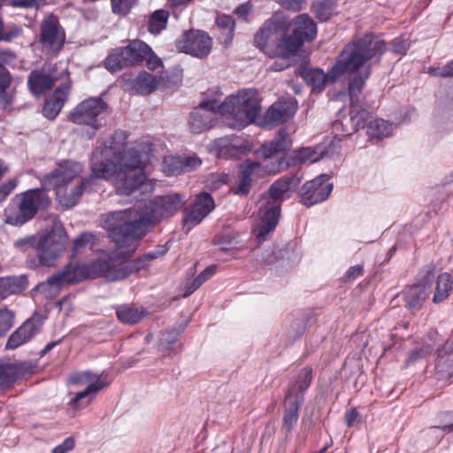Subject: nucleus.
I'll list each match as a JSON object with an SVG mask.
<instances>
[{
  "mask_svg": "<svg viewBox=\"0 0 453 453\" xmlns=\"http://www.w3.org/2000/svg\"><path fill=\"white\" fill-rule=\"evenodd\" d=\"M106 109V104L100 98H88L81 102L70 113L69 119L77 125H86L93 129L90 135L101 127L97 117Z\"/></svg>",
  "mask_w": 453,
  "mask_h": 453,
  "instance_id": "9b49d317",
  "label": "nucleus"
},
{
  "mask_svg": "<svg viewBox=\"0 0 453 453\" xmlns=\"http://www.w3.org/2000/svg\"><path fill=\"white\" fill-rule=\"evenodd\" d=\"M383 50L382 40L372 35H365L357 42L345 46L328 73L319 69H311L305 72L304 80L313 91L320 92L326 84L333 82L338 76L345 73L358 72V76L349 84L350 118L357 129L364 127L369 114L355 98L370 75L368 61L381 54Z\"/></svg>",
  "mask_w": 453,
  "mask_h": 453,
  "instance_id": "f03ea898",
  "label": "nucleus"
},
{
  "mask_svg": "<svg viewBox=\"0 0 453 453\" xmlns=\"http://www.w3.org/2000/svg\"><path fill=\"white\" fill-rule=\"evenodd\" d=\"M55 81L56 77L44 70H35L30 73L27 82L31 92L39 96L51 88Z\"/></svg>",
  "mask_w": 453,
  "mask_h": 453,
  "instance_id": "cd10ccee",
  "label": "nucleus"
},
{
  "mask_svg": "<svg viewBox=\"0 0 453 453\" xmlns=\"http://www.w3.org/2000/svg\"><path fill=\"white\" fill-rule=\"evenodd\" d=\"M21 33V28L19 27H12L8 28L7 31L3 30V27L0 28V40L9 42L18 37Z\"/></svg>",
  "mask_w": 453,
  "mask_h": 453,
  "instance_id": "8fccbe9b",
  "label": "nucleus"
},
{
  "mask_svg": "<svg viewBox=\"0 0 453 453\" xmlns=\"http://www.w3.org/2000/svg\"><path fill=\"white\" fill-rule=\"evenodd\" d=\"M260 172H262L260 170V165L256 164V162H250L248 160L243 163L241 165L240 174L236 180L235 193L238 195L248 194L252 182L251 175L259 173Z\"/></svg>",
  "mask_w": 453,
  "mask_h": 453,
  "instance_id": "a878e982",
  "label": "nucleus"
},
{
  "mask_svg": "<svg viewBox=\"0 0 453 453\" xmlns=\"http://www.w3.org/2000/svg\"><path fill=\"white\" fill-rule=\"evenodd\" d=\"M106 68L111 73L118 72L126 66H129L122 48L114 50L105 60Z\"/></svg>",
  "mask_w": 453,
  "mask_h": 453,
  "instance_id": "37998d69",
  "label": "nucleus"
},
{
  "mask_svg": "<svg viewBox=\"0 0 453 453\" xmlns=\"http://www.w3.org/2000/svg\"><path fill=\"white\" fill-rule=\"evenodd\" d=\"M329 177L326 174L305 183L301 189L302 203L311 206L325 201L332 192L333 184L327 182Z\"/></svg>",
  "mask_w": 453,
  "mask_h": 453,
  "instance_id": "f3484780",
  "label": "nucleus"
},
{
  "mask_svg": "<svg viewBox=\"0 0 453 453\" xmlns=\"http://www.w3.org/2000/svg\"><path fill=\"white\" fill-rule=\"evenodd\" d=\"M27 287L25 277H6L0 279V301L11 295L19 294Z\"/></svg>",
  "mask_w": 453,
  "mask_h": 453,
  "instance_id": "473e14b6",
  "label": "nucleus"
},
{
  "mask_svg": "<svg viewBox=\"0 0 453 453\" xmlns=\"http://www.w3.org/2000/svg\"><path fill=\"white\" fill-rule=\"evenodd\" d=\"M218 99L207 97L190 114L189 127L194 133H202L210 129L216 113Z\"/></svg>",
  "mask_w": 453,
  "mask_h": 453,
  "instance_id": "dca6fc26",
  "label": "nucleus"
},
{
  "mask_svg": "<svg viewBox=\"0 0 453 453\" xmlns=\"http://www.w3.org/2000/svg\"><path fill=\"white\" fill-rule=\"evenodd\" d=\"M93 240V235L89 233H83L81 235H79L73 244V248L75 251H78L81 248L85 247L86 245L89 244Z\"/></svg>",
  "mask_w": 453,
  "mask_h": 453,
  "instance_id": "3c124183",
  "label": "nucleus"
},
{
  "mask_svg": "<svg viewBox=\"0 0 453 453\" xmlns=\"http://www.w3.org/2000/svg\"><path fill=\"white\" fill-rule=\"evenodd\" d=\"M13 313L7 310H0V338L10 330L13 323Z\"/></svg>",
  "mask_w": 453,
  "mask_h": 453,
  "instance_id": "49530a36",
  "label": "nucleus"
},
{
  "mask_svg": "<svg viewBox=\"0 0 453 453\" xmlns=\"http://www.w3.org/2000/svg\"><path fill=\"white\" fill-rule=\"evenodd\" d=\"M297 185L298 180L293 178H282L276 180L269 191L260 196L252 227V232L259 242L265 241L267 235L275 229L280 215V203Z\"/></svg>",
  "mask_w": 453,
  "mask_h": 453,
  "instance_id": "20e7f679",
  "label": "nucleus"
},
{
  "mask_svg": "<svg viewBox=\"0 0 453 453\" xmlns=\"http://www.w3.org/2000/svg\"><path fill=\"white\" fill-rule=\"evenodd\" d=\"M66 234L63 226L55 223L51 231L42 237L38 243L39 259L42 265L50 266L64 252Z\"/></svg>",
  "mask_w": 453,
  "mask_h": 453,
  "instance_id": "1a4fd4ad",
  "label": "nucleus"
},
{
  "mask_svg": "<svg viewBox=\"0 0 453 453\" xmlns=\"http://www.w3.org/2000/svg\"><path fill=\"white\" fill-rule=\"evenodd\" d=\"M212 46L211 37L200 30H189L176 41L179 51L193 57L203 58L209 55Z\"/></svg>",
  "mask_w": 453,
  "mask_h": 453,
  "instance_id": "ddd939ff",
  "label": "nucleus"
},
{
  "mask_svg": "<svg viewBox=\"0 0 453 453\" xmlns=\"http://www.w3.org/2000/svg\"><path fill=\"white\" fill-rule=\"evenodd\" d=\"M65 42V33L58 19L53 15L44 18L41 25L40 43L51 52L58 51Z\"/></svg>",
  "mask_w": 453,
  "mask_h": 453,
  "instance_id": "2eb2a0df",
  "label": "nucleus"
},
{
  "mask_svg": "<svg viewBox=\"0 0 453 453\" xmlns=\"http://www.w3.org/2000/svg\"><path fill=\"white\" fill-rule=\"evenodd\" d=\"M85 278L83 268L77 263L69 264L62 272L52 275L45 282L38 284L33 291L51 296L64 284L78 282Z\"/></svg>",
  "mask_w": 453,
  "mask_h": 453,
  "instance_id": "4468645a",
  "label": "nucleus"
},
{
  "mask_svg": "<svg viewBox=\"0 0 453 453\" xmlns=\"http://www.w3.org/2000/svg\"><path fill=\"white\" fill-rule=\"evenodd\" d=\"M157 86L158 80L148 73H141L133 82L134 89L141 95L150 94Z\"/></svg>",
  "mask_w": 453,
  "mask_h": 453,
  "instance_id": "c9c22d12",
  "label": "nucleus"
},
{
  "mask_svg": "<svg viewBox=\"0 0 453 453\" xmlns=\"http://www.w3.org/2000/svg\"><path fill=\"white\" fill-rule=\"evenodd\" d=\"M122 50L129 65L143 61L150 54V46L140 40L132 41L127 47H122Z\"/></svg>",
  "mask_w": 453,
  "mask_h": 453,
  "instance_id": "2f4dec72",
  "label": "nucleus"
},
{
  "mask_svg": "<svg viewBox=\"0 0 453 453\" xmlns=\"http://www.w3.org/2000/svg\"><path fill=\"white\" fill-rule=\"evenodd\" d=\"M297 109L294 99H280L273 103L266 111L265 121L268 125L277 126L287 122Z\"/></svg>",
  "mask_w": 453,
  "mask_h": 453,
  "instance_id": "6ab92c4d",
  "label": "nucleus"
},
{
  "mask_svg": "<svg viewBox=\"0 0 453 453\" xmlns=\"http://www.w3.org/2000/svg\"><path fill=\"white\" fill-rule=\"evenodd\" d=\"M317 35V27L315 22L307 15H298L295 19V30L291 36L286 39H296L300 41V47L303 40H313Z\"/></svg>",
  "mask_w": 453,
  "mask_h": 453,
  "instance_id": "b1692460",
  "label": "nucleus"
},
{
  "mask_svg": "<svg viewBox=\"0 0 453 453\" xmlns=\"http://www.w3.org/2000/svg\"><path fill=\"white\" fill-rule=\"evenodd\" d=\"M344 419L346 425L349 427H352L355 426L356 423L359 422L360 414L356 409H349L345 412Z\"/></svg>",
  "mask_w": 453,
  "mask_h": 453,
  "instance_id": "5fc2aeb1",
  "label": "nucleus"
},
{
  "mask_svg": "<svg viewBox=\"0 0 453 453\" xmlns=\"http://www.w3.org/2000/svg\"><path fill=\"white\" fill-rule=\"evenodd\" d=\"M335 6V0H317L312 5V9L318 19L326 21L334 14Z\"/></svg>",
  "mask_w": 453,
  "mask_h": 453,
  "instance_id": "79ce46f5",
  "label": "nucleus"
},
{
  "mask_svg": "<svg viewBox=\"0 0 453 453\" xmlns=\"http://www.w3.org/2000/svg\"><path fill=\"white\" fill-rule=\"evenodd\" d=\"M183 161V172L192 171L201 165V160L198 157H191L182 159Z\"/></svg>",
  "mask_w": 453,
  "mask_h": 453,
  "instance_id": "4d7b16f0",
  "label": "nucleus"
},
{
  "mask_svg": "<svg viewBox=\"0 0 453 453\" xmlns=\"http://www.w3.org/2000/svg\"><path fill=\"white\" fill-rule=\"evenodd\" d=\"M68 381L70 384L74 386L86 385V387H89L93 384L96 387H100V391L108 387L110 384V381H107L104 378V372L101 374H96L90 371L73 372L69 376Z\"/></svg>",
  "mask_w": 453,
  "mask_h": 453,
  "instance_id": "bb28decb",
  "label": "nucleus"
},
{
  "mask_svg": "<svg viewBox=\"0 0 453 453\" xmlns=\"http://www.w3.org/2000/svg\"><path fill=\"white\" fill-rule=\"evenodd\" d=\"M203 282L196 277L195 280H192L191 283L187 284L186 290L183 294L184 297H187L190 296L194 291H196Z\"/></svg>",
  "mask_w": 453,
  "mask_h": 453,
  "instance_id": "e2e57ef3",
  "label": "nucleus"
},
{
  "mask_svg": "<svg viewBox=\"0 0 453 453\" xmlns=\"http://www.w3.org/2000/svg\"><path fill=\"white\" fill-rule=\"evenodd\" d=\"M11 82V75L7 69L0 63V89H6Z\"/></svg>",
  "mask_w": 453,
  "mask_h": 453,
  "instance_id": "bf43d9fd",
  "label": "nucleus"
},
{
  "mask_svg": "<svg viewBox=\"0 0 453 453\" xmlns=\"http://www.w3.org/2000/svg\"><path fill=\"white\" fill-rule=\"evenodd\" d=\"M83 172V165L73 160H63L57 164L50 173L44 175L41 183L43 189H53L60 185H67L78 180Z\"/></svg>",
  "mask_w": 453,
  "mask_h": 453,
  "instance_id": "f8f14e48",
  "label": "nucleus"
},
{
  "mask_svg": "<svg viewBox=\"0 0 453 453\" xmlns=\"http://www.w3.org/2000/svg\"><path fill=\"white\" fill-rule=\"evenodd\" d=\"M124 140V133H116L93 152L92 173L89 177L53 188L59 205L65 209L73 207L84 190L90 185H95L98 179L111 181L119 195L127 196L144 183L146 176L142 165L149 157L147 155H138L137 150L133 149L126 151L121 142Z\"/></svg>",
  "mask_w": 453,
  "mask_h": 453,
  "instance_id": "f257e3e1",
  "label": "nucleus"
},
{
  "mask_svg": "<svg viewBox=\"0 0 453 453\" xmlns=\"http://www.w3.org/2000/svg\"><path fill=\"white\" fill-rule=\"evenodd\" d=\"M362 272H363V268L361 265L352 266L345 273L344 280H352L356 279L357 276L361 275Z\"/></svg>",
  "mask_w": 453,
  "mask_h": 453,
  "instance_id": "052dcab7",
  "label": "nucleus"
},
{
  "mask_svg": "<svg viewBox=\"0 0 453 453\" xmlns=\"http://www.w3.org/2000/svg\"><path fill=\"white\" fill-rule=\"evenodd\" d=\"M167 19H168V14L165 11H164V10L156 11L150 18V25H149V31L151 34L160 33L163 29H165V27L166 26Z\"/></svg>",
  "mask_w": 453,
  "mask_h": 453,
  "instance_id": "a18cd8bd",
  "label": "nucleus"
},
{
  "mask_svg": "<svg viewBox=\"0 0 453 453\" xmlns=\"http://www.w3.org/2000/svg\"><path fill=\"white\" fill-rule=\"evenodd\" d=\"M12 102V96L5 89H0V107L5 108Z\"/></svg>",
  "mask_w": 453,
  "mask_h": 453,
  "instance_id": "338daca9",
  "label": "nucleus"
},
{
  "mask_svg": "<svg viewBox=\"0 0 453 453\" xmlns=\"http://www.w3.org/2000/svg\"><path fill=\"white\" fill-rule=\"evenodd\" d=\"M394 51L396 53H403L407 50V44L404 41L396 39L393 42Z\"/></svg>",
  "mask_w": 453,
  "mask_h": 453,
  "instance_id": "774afa93",
  "label": "nucleus"
},
{
  "mask_svg": "<svg viewBox=\"0 0 453 453\" xmlns=\"http://www.w3.org/2000/svg\"><path fill=\"white\" fill-rule=\"evenodd\" d=\"M218 156L223 158H235L246 151L243 141L239 137H222L214 142Z\"/></svg>",
  "mask_w": 453,
  "mask_h": 453,
  "instance_id": "5701e85b",
  "label": "nucleus"
},
{
  "mask_svg": "<svg viewBox=\"0 0 453 453\" xmlns=\"http://www.w3.org/2000/svg\"><path fill=\"white\" fill-rule=\"evenodd\" d=\"M75 446V441L73 437H67L64 440V441L58 445H57L53 449L52 453H67L73 449Z\"/></svg>",
  "mask_w": 453,
  "mask_h": 453,
  "instance_id": "09e8293b",
  "label": "nucleus"
},
{
  "mask_svg": "<svg viewBox=\"0 0 453 453\" xmlns=\"http://www.w3.org/2000/svg\"><path fill=\"white\" fill-rule=\"evenodd\" d=\"M100 391V387L90 385L84 390L77 392L70 399L67 405L73 411H79L86 409L95 400L96 395Z\"/></svg>",
  "mask_w": 453,
  "mask_h": 453,
  "instance_id": "7c9ffc66",
  "label": "nucleus"
},
{
  "mask_svg": "<svg viewBox=\"0 0 453 453\" xmlns=\"http://www.w3.org/2000/svg\"><path fill=\"white\" fill-rule=\"evenodd\" d=\"M289 146L290 139L285 131L280 132L274 140L264 144L257 151L258 157L262 158L261 162L257 163L260 165V170L270 174H275L283 170L286 164L277 155L286 150Z\"/></svg>",
  "mask_w": 453,
  "mask_h": 453,
  "instance_id": "6e6552de",
  "label": "nucleus"
},
{
  "mask_svg": "<svg viewBox=\"0 0 453 453\" xmlns=\"http://www.w3.org/2000/svg\"><path fill=\"white\" fill-rule=\"evenodd\" d=\"M216 272V265H211L205 268L197 278L203 283L209 280Z\"/></svg>",
  "mask_w": 453,
  "mask_h": 453,
  "instance_id": "0e129e2a",
  "label": "nucleus"
},
{
  "mask_svg": "<svg viewBox=\"0 0 453 453\" xmlns=\"http://www.w3.org/2000/svg\"><path fill=\"white\" fill-rule=\"evenodd\" d=\"M165 218V213L156 197L143 205L104 215L102 226L115 243L114 256L124 258L134 253L139 240L147 233V226Z\"/></svg>",
  "mask_w": 453,
  "mask_h": 453,
  "instance_id": "7ed1b4c3",
  "label": "nucleus"
},
{
  "mask_svg": "<svg viewBox=\"0 0 453 453\" xmlns=\"http://www.w3.org/2000/svg\"><path fill=\"white\" fill-rule=\"evenodd\" d=\"M29 372L25 362L0 364V387H9Z\"/></svg>",
  "mask_w": 453,
  "mask_h": 453,
  "instance_id": "4be33fe9",
  "label": "nucleus"
},
{
  "mask_svg": "<svg viewBox=\"0 0 453 453\" xmlns=\"http://www.w3.org/2000/svg\"><path fill=\"white\" fill-rule=\"evenodd\" d=\"M214 209V201L207 193L200 194L190 209L186 211L185 226H193L199 224Z\"/></svg>",
  "mask_w": 453,
  "mask_h": 453,
  "instance_id": "aec40b11",
  "label": "nucleus"
},
{
  "mask_svg": "<svg viewBox=\"0 0 453 453\" xmlns=\"http://www.w3.org/2000/svg\"><path fill=\"white\" fill-rule=\"evenodd\" d=\"M162 169L163 172L169 176L180 174L184 173L183 161L173 156L165 157L162 164Z\"/></svg>",
  "mask_w": 453,
  "mask_h": 453,
  "instance_id": "c03bdc74",
  "label": "nucleus"
},
{
  "mask_svg": "<svg viewBox=\"0 0 453 453\" xmlns=\"http://www.w3.org/2000/svg\"><path fill=\"white\" fill-rule=\"evenodd\" d=\"M117 316L123 323L135 324L146 317L147 312L143 309L124 305L117 310Z\"/></svg>",
  "mask_w": 453,
  "mask_h": 453,
  "instance_id": "58836bf2",
  "label": "nucleus"
},
{
  "mask_svg": "<svg viewBox=\"0 0 453 453\" xmlns=\"http://www.w3.org/2000/svg\"><path fill=\"white\" fill-rule=\"evenodd\" d=\"M31 219L23 210L21 205L18 203L17 205L9 206L5 210V223L12 226H20L30 220Z\"/></svg>",
  "mask_w": 453,
  "mask_h": 453,
  "instance_id": "ea45409f",
  "label": "nucleus"
},
{
  "mask_svg": "<svg viewBox=\"0 0 453 453\" xmlns=\"http://www.w3.org/2000/svg\"><path fill=\"white\" fill-rule=\"evenodd\" d=\"M278 4L286 9L297 12L301 9L306 0H275Z\"/></svg>",
  "mask_w": 453,
  "mask_h": 453,
  "instance_id": "864d4df0",
  "label": "nucleus"
},
{
  "mask_svg": "<svg viewBox=\"0 0 453 453\" xmlns=\"http://www.w3.org/2000/svg\"><path fill=\"white\" fill-rule=\"evenodd\" d=\"M312 380V369L305 366L299 371L296 378L291 384L285 396V414L283 417V428L290 432L298 420L299 406L303 399V394L311 386Z\"/></svg>",
  "mask_w": 453,
  "mask_h": 453,
  "instance_id": "423d86ee",
  "label": "nucleus"
},
{
  "mask_svg": "<svg viewBox=\"0 0 453 453\" xmlns=\"http://www.w3.org/2000/svg\"><path fill=\"white\" fill-rule=\"evenodd\" d=\"M218 112L226 117L227 125L242 129L254 122L261 111L260 100L254 89H242L225 98L218 100Z\"/></svg>",
  "mask_w": 453,
  "mask_h": 453,
  "instance_id": "39448f33",
  "label": "nucleus"
},
{
  "mask_svg": "<svg viewBox=\"0 0 453 453\" xmlns=\"http://www.w3.org/2000/svg\"><path fill=\"white\" fill-rule=\"evenodd\" d=\"M452 290V279L447 273H441L438 276L433 302L439 303L447 299Z\"/></svg>",
  "mask_w": 453,
  "mask_h": 453,
  "instance_id": "e433bc0d",
  "label": "nucleus"
},
{
  "mask_svg": "<svg viewBox=\"0 0 453 453\" xmlns=\"http://www.w3.org/2000/svg\"><path fill=\"white\" fill-rule=\"evenodd\" d=\"M430 292V285H428L426 282L418 283L409 287L403 292V296L409 309H419L421 307V302L428 297Z\"/></svg>",
  "mask_w": 453,
  "mask_h": 453,
  "instance_id": "c85d7f7f",
  "label": "nucleus"
},
{
  "mask_svg": "<svg viewBox=\"0 0 453 453\" xmlns=\"http://www.w3.org/2000/svg\"><path fill=\"white\" fill-rule=\"evenodd\" d=\"M430 73L441 77L453 76V61L444 65L441 69H431Z\"/></svg>",
  "mask_w": 453,
  "mask_h": 453,
  "instance_id": "6e6d98bb",
  "label": "nucleus"
},
{
  "mask_svg": "<svg viewBox=\"0 0 453 453\" xmlns=\"http://www.w3.org/2000/svg\"><path fill=\"white\" fill-rule=\"evenodd\" d=\"M392 133V126L384 119H378L371 121L367 127V134L373 138L388 137Z\"/></svg>",
  "mask_w": 453,
  "mask_h": 453,
  "instance_id": "a19ab883",
  "label": "nucleus"
},
{
  "mask_svg": "<svg viewBox=\"0 0 453 453\" xmlns=\"http://www.w3.org/2000/svg\"><path fill=\"white\" fill-rule=\"evenodd\" d=\"M43 322L41 315L35 314L26 320L9 338V340H29L39 333Z\"/></svg>",
  "mask_w": 453,
  "mask_h": 453,
  "instance_id": "c756f323",
  "label": "nucleus"
},
{
  "mask_svg": "<svg viewBox=\"0 0 453 453\" xmlns=\"http://www.w3.org/2000/svg\"><path fill=\"white\" fill-rule=\"evenodd\" d=\"M300 50V41L296 39H285L280 42L273 53L268 54L277 60L271 65V70L282 71L290 66L294 62V57Z\"/></svg>",
  "mask_w": 453,
  "mask_h": 453,
  "instance_id": "a211bd4d",
  "label": "nucleus"
},
{
  "mask_svg": "<svg viewBox=\"0 0 453 453\" xmlns=\"http://www.w3.org/2000/svg\"><path fill=\"white\" fill-rule=\"evenodd\" d=\"M291 26V21L282 13H276L267 20L261 30L255 36L256 46L261 48L266 54L273 53L281 41L285 40L283 35Z\"/></svg>",
  "mask_w": 453,
  "mask_h": 453,
  "instance_id": "0eeeda50",
  "label": "nucleus"
},
{
  "mask_svg": "<svg viewBox=\"0 0 453 453\" xmlns=\"http://www.w3.org/2000/svg\"><path fill=\"white\" fill-rule=\"evenodd\" d=\"M437 352V369L440 372L446 373L449 380L453 379V342H445L443 348Z\"/></svg>",
  "mask_w": 453,
  "mask_h": 453,
  "instance_id": "72a5a7b5",
  "label": "nucleus"
},
{
  "mask_svg": "<svg viewBox=\"0 0 453 453\" xmlns=\"http://www.w3.org/2000/svg\"><path fill=\"white\" fill-rule=\"evenodd\" d=\"M429 352L430 351L428 349H425V351H423V349L414 350V351L411 352V354L407 359V363L410 364V363L415 362L418 358H421V357L428 355Z\"/></svg>",
  "mask_w": 453,
  "mask_h": 453,
  "instance_id": "69168bd1",
  "label": "nucleus"
},
{
  "mask_svg": "<svg viewBox=\"0 0 453 453\" xmlns=\"http://www.w3.org/2000/svg\"><path fill=\"white\" fill-rule=\"evenodd\" d=\"M326 155L321 146L305 147L294 151L293 160L299 164L315 163Z\"/></svg>",
  "mask_w": 453,
  "mask_h": 453,
  "instance_id": "f704fd0d",
  "label": "nucleus"
},
{
  "mask_svg": "<svg viewBox=\"0 0 453 453\" xmlns=\"http://www.w3.org/2000/svg\"><path fill=\"white\" fill-rule=\"evenodd\" d=\"M135 2L136 0H111L112 11L114 13L126 15Z\"/></svg>",
  "mask_w": 453,
  "mask_h": 453,
  "instance_id": "de8ad7c7",
  "label": "nucleus"
},
{
  "mask_svg": "<svg viewBox=\"0 0 453 453\" xmlns=\"http://www.w3.org/2000/svg\"><path fill=\"white\" fill-rule=\"evenodd\" d=\"M19 203L29 218L32 219L38 211L43 210L50 205V199L43 188H35L22 193L19 196Z\"/></svg>",
  "mask_w": 453,
  "mask_h": 453,
  "instance_id": "412c9836",
  "label": "nucleus"
},
{
  "mask_svg": "<svg viewBox=\"0 0 453 453\" xmlns=\"http://www.w3.org/2000/svg\"><path fill=\"white\" fill-rule=\"evenodd\" d=\"M70 86L64 84L58 87L51 98L48 99L44 104L42 112L49 119H54L61 111L65 101L68 96Z\"/></svg>",
  "mask_w": 453,
  "mask_h": 453,
  "instance_id": "393cba45",
  "label": "nucleus"
},
{
  "mask_svg": "<svg viewBox=\"0 0 453 453\" xmlns=\"http://www.w3.org/2000/svg\"><path fill=\"white\" fill-rule=\"evenodd\" d=\"M217 25L231 32L234 29V22L230 16L222 15L217 18Z\"/></svg>",
  "mask_w": 453,
  "mask_h": 453,
  "instance_id": "13d9d810",
  "label": "nucleus"
},
{
  "mask_svg": "<svg viewBox=\"0 0 453 453\" xmlns=\"http://www.w3.org/2000/svg\"><path fill=\"white\" fill-rule=\"evenodd\" d=\"M162 253L150 252L138 258L132 266L122 263L115 264L112 258L109 261L98 260L96 268L109 280H119L128 277L133 272H139L148 265V263L157 258Z\"/></svg>",
  "mask_w": 453,
  "mask_h": 453,
  "instance_id": "9d476101",
  "label": "nucleus"
},
{
  "mask_svg": "<svg viewBox=\"0 0 453 453\" xmlns=\"http://www.w3.org/2000/svg\"><path fill=\"white\" fill-rule=\"evenodd\" d=\"M11 5L19 7H31L37 4L39 0H5Z\"/></svg>",
  "mask_w": 453,
  "mask_h": 453,
  "instance_id": "680f3d73",
  "label": "nucleus"
},
{
  "mask_svg": "<svg viewBox=\"0 0 453 453\" xmlns=\"http://www.w3.org/2000/svg\"><path fill=\"white\" fill-rule=\"evenodd\" d=\"M143 61L147 62V66L150 70H157L162 65V61L159 58H157L154 52L150 48V54L148 57L144 58Z\"/></svg>",
  "mask_w": 453,
  "mask_h": 453,
  "instance_id": "603ef678",
  "label": "nucleus"
},
{
  "mask_svg": "<svg viewBox=\"0 0 453 453\" xmlns=\"http://www.w3.org/2000/svg\"><path fill=\"white\" fill-rule=\"evenodd\" d=\"M166 218L176 213L184 204L183 198L177 193L157 197Z\"/></svg>",
  "mask_w": 453,
  "mask_h": 453,
  "instance_id": "4c0bfd02",
  "label": "nucleus"
}]
</instances>
